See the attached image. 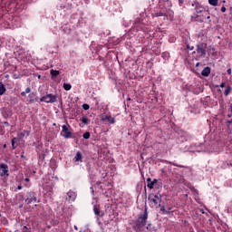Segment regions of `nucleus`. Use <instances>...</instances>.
Instances as JSON below:
<instances>
[{
    "instance_id": "f257e3e1",
    "label": "nucleus",
    "mask_w": 232,
    "mask_h": 232,
    "mask_svg": "<svg viewBox=\"0 0 232 232\" xmlns=\"http://www.w3.org/2000/svg\"><path fill=\"white\" fill-rule=\"evenodd\" d=\"M148 220V210L145 209L143 214H140V217L134 221V224L137 229H141L146 226V221Z\"/></svg>"
},
{
    "instance_id": "f03ea898",
    "label": "nucleus",
    "mask_w": 232,
    "mask_h": 232,
    "mask_svg": "<svg viewBox=\"0 0 232 232\" xmlns=\"http://www.w3.org/2000/svg\"><path fill=\"white\" fill-rule=\"evenodd\" d=\"M40 102H46L47 104H53V102H57V95L52 93L46 94L40 99Z\"/></svg>"
},
{
    "instance_id": "7ed1b4c3",
    "label": "nucleus",
    "mask_w": 232,
    "mask_h": 232,
    "mask_svg": "<svg viewBox=\"0 0 232 232\" xmlns=\"http://www.w3.org/2000/svg\"><path fill=\"white\" fill-rule=\"evenodd\" d=\"M0 171V177H2V179H8V177H10V173L8 172V165L1 163Z\"/></svg>"
},
{
    "instance_id": "20e7f679",
    "label": "nucleus",
    "mask_w": 232,
    "mask_h": 232,
    "mask_svg": "<svg viewBox=\"0 0 232 232\" xmlns=\"http://www.w3.org/2000/svg\"><path fill=\"white\" fill-rule=\"evenodd\" d=\"M149 200L151 202L154 206H158V204H160L162 202V198L155 194H150L149 195Z\"/></svg>"
},
{
    "instance_id": "39448f33",
    "label": "nucleus",
    "mask_w": 232,
    "mask_h": 232,
    "mask_svg": "<svg viewBox=\"0 0 232 232\" xmlns=\"http://www.w3.org/2000/svg\"><path fill=\"white\" fill-rule=\"evenodd\" d=\"M62 136L64 139H71L72 138V131L68 130V127L66 125L62 126Z\"/></svg>"
},
{
    "instance_id": "423d86ee",
    "label": "nucleus",
    "mask_w": 232,
    "mask_h": 232,
    "mask_svg": "<svg viewBox=\"0 0 232 232\" xmlns=\"http://www.w3.org/2000/svg\"><path fill=\"white\" fill-rule=\"evenodd\" d=\"M192 21H197L198 23H204L206 21V15L201 14H194L192 16Z\"/></svg>"
},
{
    "instance_id": "0eeeda50",
    "label": "nucleus",
    "mask_w": 232,
    "mask_h": 232,
    "mask_svg": "<svg viewBox=\"0 0 232 232\" xmlns=\"http://www.w3.org/2000/svg\"><path fill=\"white\" fill-rule=\"evenodd\" d=\"M197 53L199 55H206V47H204V44L197 45Z\"/></svg>"
},
{
    "instance_id": "6e6552de",
    "label": "nucleus",
    "mask_w": 232,
    "mask_h": 232,
    "mask_svg": "<svg viewBox=\"0 0 232 232\" xmlns=\"http://www.w3.org/2000/svg\"><path fill=\"white\" fill-rule=\"evenodd\" d=\"M68 198H69V202H75V199L77 198V193L70 190L67 193Z\"/></svg>"
},
{
    "instance_id": "1a4fd4ad",
    "label": "nucleus",
    "mask_w": 232,
    "mask_h": 232,
    "mask_svg": "<svg viewBox=\"0 0 232 232\" xmlns=\"http://www.w3.org/2000/svg\"><path fill=\"white\" fill-rule=\"evenodd\" d=\"M30 198L25 199L26 204H32V202H37V198L34 195V192L29 194Z\"/></svg>"
},
{
    "instance_id": "9d476101",
    "label": "nucleus",
    "mask_w": 232,
    "mask_h": 232,
    "mask_svg": "<svg viewBox=\"0 0 232 232\" xmlns=\"http://www.w3.org/2000/svg\"><path fill=\"white\" fill-rule=\"evenodd\" d=\"M209 73H211V68L209 67H205L202 72H201V75L203 77H209Z\"/></svg>"
},
{
    "instance_id": "9b49d317",
    "label": "nucleus",
    "mask_w": 232,
    "mask_h": 232,
    "mask_svg": "<svg viewBox=\"0 0 232 232\" xmlns=\"http://www.w3.org/2000/svg\"><path fill=\"white\" fill-rule=\"evenodd\" d=\"M102 121H108V122H110V124H115V118H113L110 115L103 116L102 118Z\"/></svg>"
},
{
    "instance_id": "f8f14e48",
    "label": "nucleus",
    "mask_w": 232,
    "mask_h": 232,
    "mask_svg": "<svg viewBox=\"0 0 232 232\" xmlns=\"http://www.w3.org/2000/svg\"><path fill=\"white\" fill-rule=\"evenodd\" d=\"M196 14H202V15H208V11L204 7L196 6Z\"/></svg>"
},
{
    "instance_id": "ddd939ff",
    "label": "nucleus",
    "mask_w": 232,
    "mask_h": 232,
    "mask_svg": "<svg viewBox=\"0 0 232 232\" xmlns=\"http://www.w3.org/2000/svg\"><path fill=\"white\" fill-rule=\"evenodd\" d=\"M147 182H149L147 184V187L150 188V189H153V186H155V183H157V179H153V181H151V178H148L147 179Z\"/></svg>"
},
{
    "instance_id": "4468645a",
    "label": "nucleus",
    "mask_w": 232,
    "mask_h": 232,
    "mask_svg": "<svg viewBox=\"0 0 232 232\" xmlns=\"http://www.w3.org/2000/svg\"><path fill=\"white\" fill-rule=\"evenodd\" d=\"M59 73H61V72L57 70L51 69V71H50L52 79H55V77H57V75H59Z\"/></svg>"
},
{
    "instance_id": "2eb2a0df",
    "label": "nucleus",
    "mask_w": 232,
    "mask_h": 232,
    "mask_svg": "<svg viewBox=\"0 0 232 232\" xmlns=\"http://www.w3.org/2000/svg\"><path fill=\"white\" fill-rule=\"evenodd\" d=\"M93 212L94 215H97V217L101 216V208H99V205L93 206Z\"/></svg>"
},
{
    "instance_id": "dca6fc26",
    "label": "nucleus",
    "mask_w": 232,
    "mask_h": 232,
    "mask_svg": "<svg viewBox=\"0 0 232 232\" xmlns=\"http://www.w3.org/2000/svg\"><path fill=\"white\" fill-rule=\"evenodd\" d=\"M81 122L82 123V128H83L84 126H86V124H88L89 122V120L86 116H82L81 119H80Z\"/></svg>"
},
{
    "instance_id": "f3484780",
    "label": "nucleus",
    "mask_w": 232,
    "mask_h": 232,
    "mask_svg": "<svg viewBox=\"0 0 232 232\" xmlns=\"http://www.w3.org/2000/svg\"><path fill=\"white\" fill-rule=\"evenodd\" d=\"M81 160H82V154H81V152H77L74 157V161L80 162Z\"/></svg>"
},
{
    "instance_id": "a211bd4d",
    "label": "nucleus",
    "mask_w": 232,
    "mask_h": 232,
    "mask_svg": "<svg viewBox=\"0 0 232 232\" xmlns=\"http://www.w3.org/2000/svg\"><path fill=\"white\" fill-rule=\"evenodd\" d=\"M6 92V88H5V84L3 82H0V95H5Z\"/></svg>"
},
{
    "instance_id": "6ab92c4d",
    "label": "nucleus",
    "mask_w": 232,
    "mask_h": 232,
    "mask_svg": "<svg viewBox=\"0 0 232 232\" xmlns=\"http://www.w3.org/2000/svg\"><path fill=\"white\" fill-rule=\"evenodd\" d=\"M25 135L28 137V135H30V131H28V130H24V131H22V132H20V133L18 134V137H19L20 139H24Z\"/></svg>"
},
{
    "instance_id": "aec40b11",
    "label": "nucleus",
    "mask_w": 232,
    "mask_h": 232,
    "mask_svg": "<svg viewBox=\"0 0 232 232\" xmlns=\"http://www.w3.org/2000/svg\"><path fill=\"white\" fill-rule=\"evenodd\" d=\"M63 89L66 92H70V90H72V84H70V83H63Z\"/></svg>"
},
{
    "instance_id": "412c9836",
    "label": "nucleus",
    "mask_w": 232,
    "mask_h": 232,
    "mask_svg": "<svg viewBox=\"0 0 232 232\" xmlns=\"http://www.w3.org/2000/svg\"><path fill=\"white\" fill-rule=\"evenodd\" d=\"M208 4L211 5V6H217L218 5V0H208Z\"/></svg>"
},
{
    "instance_id": "4be33fe9",
    "label": "nucleus",
    "mask_w": 232,
    "mask_h": 232,
    "mask_svg": "<svg viewBox=\"0 0 232 232\" xmlns=\"http://www.w3.org/2000/svg\"><path fill=\"white\" fill-rule=\"evenodd\" d=\"M30 102H34L35 101V94L34 92L28 95Z\"/></svg>"
},
{
    "instance_id": "5701e85b",
    "label": "nucleus",
    "mask_w": 232,
    "mask_h": 232,
    "mask_svg": "<svg viewBox=\"0 0 232 232\" xmlns=\"http://www.w3.org/2000/svg\"><path fill=\"white\" fill-rule=\"evenodd\" d=\"M231 93V86H227L224 92V95L227 96Z\"/></svg>"
},
{
    "instance_id": "b1692460",
    "label": "nucleus",
    "mask_w": 232,
    "mask_h": 232,
    "mask_svg": "<svg viewBox=\"0 0 232 232\" xmlns=\"http://www.w3.org/2000/svg\"><path fill=\"white\" fill-rule=\"evenodd\" d=\"M15 142H17V138H14L12 140V149L15 150V148H17V145H15Z\"/></svg>"
},
{
    "instance_id": "393cba45",
    "label": "nucleus",
    "mask_w": 232,
    "mask_h": 232,
    "mask_svg": "<svg viewBox=\"0 0 232 232\" xmlns=\"http://www.w3.org/2000/svg\"><path fill=\"white\" fill-rule=\"evenodd\" d=\"M153 17H164V13L160 12L153 14Z\"/></svg>"
},
{
    "instance_id": "a878e982",
    "label": "nucleus",
    "mask_w": 232,
    "mask_h": 232,
    "mask_svg": "<svg viewBox=\"0 0 232 232\" xmlns=\"http://www.w3.org/2000/svg\"><path fill=\"white\" fill-rule=\"evenodd\" d=\"M206 19L208 20L207 23L209 24H211V16H209V13L206 15Z\"/></svg>"
},
{
    "instance_id": "bb28decb",
    "label": "nucleus",
    "mask_w": 232,
    "mask_h": 232,
    "mask_svg": "<svg viewBox=\"0 0 232 232\" xmlns=\"http://www.w3.org/2000/svg\"><path fill=\"white\" fill-rule=\"evenodd\" d=\"M82 108H83V110H90V105L84 103V104L82 105Z\"/></svg>"
},
{
    "instance_id": "cd10ccee",
    "label": "nucleus",
    "mask_w": 232,
    "mask_h": 232,
    "mask_svg": "<svg viewBox=\"0 0 232 232\" xmlns=\"http://www.w3.org/2000/svg\"><path fill=\"white\" fill-rule=\"evenodd\" d=\"M83 139H90V132H85L83 134Z\"/></svg>"
},
{
    "instance_id": "c85d7f7f",
    "label": "nucleus",
    "mask_w": 232,
    "mask_h": 232,
    "mask_svg": "<svg viewBox=\"0 0 232 232\" xmlns=\"http://www.w3.org/2000/svg\"><path fill=\"white\" fill-rule=\"evenodd\" d=\"M160 211H162L163 213H167V214L169 213V211L166 210V208L164 207L160 208Z\"/></svg>"
},
{
    "instance_id": "c756f323",
    "label": "nucleus",
    "mask_w": 232,
    "mask_h": 232,
    "mask_svg": "<svg viewBox=\"0 0 232 232\" xmlns=\"http://www.w3.org/2000/svg\"><path fill=\"white\" fill-rule=\"evenodd\" d=\"M32 92V89H30V87H27L25 89V93H30Z\"/></svg>"
},
{
    "instance_id": "7c9ffc66",
    "label": "nucleus",
    "mask_w": 232,
    "mask_h": 232,
    "mask_svg": "<svg viewBox=\"0 0 232 232\" xmlns=\"http://www.w3.org/2000/svg\"><path fill=\"white\" fill-rule=\"evenodd\" d=\"M166 4H167L169 6H171V1L167 0V1H166Z\"/></svg>"
},
{
    "instance_id": "2f4dec72",
    "label": "nucleus",
    "mask_w": 232,
    "mask_h": 232,
    "mask_svg": "<svg viewBox=\"0 0 232 232\" xmlns=\"http://www.w3.org/2000/svg\"><path fill=\"white\" fill-rule=\"evenodd\" d=\"M21 96L22 97H26V92H21Z\"/></svg>"
},
{
    "instance_id": "473e14b6",
    "label": "nucleus",
    "mask_w": 232,
    "mask_h": 232,
    "mask_svg": "<svg viewBox=\"0 0 232 232\" xmlns=\"http://www.w3.org/2000/svg\"><path fill=\"white\" fill-rule=\"evenodd\" d=\"M221 12H222L223 14L226 12V7H225V6L221 7Z\"/></svg>"
},
{
    "instance_id": "72a5a7b5",
    "label": "nucleus",
    "mask_w": 232,
    "mask_h": 232,
    "mask_svg": "<svg viewBox=\"0 0 232 232\" xmlns=\"http://www.w3.org/2000/svg\"><path fill=\"white\" fill-rule=\"evenodd\" d=\"M195 47L188 45V50H194Z\"/></svg>"
},
{
    "instance_id": "f704fd0d",
    "label": "nucleus",
    "mask_w": 232,
    "mask_h": 232,
    "mask_svg": "<svg viewBox=\"0 0 232 232\" xmlns=\"http://www.w3.org/2000/svg\"><path fill=\"white\" fill-rule=\"evenodd\" d=\"M219 86H220V88H224L226 86V83L222 82Z\"/></svg>"
},
{
    "instance_id": "c9c22d12",
    "label": "nucleus",
    "mask_w": 232,
    "mask_h": 232,
    "mask_svg": "<svg viewBox=\"0 0 232 232\" xmlns=\"http://www.w3.org/2000/svg\"><path fill=\"white\" fill-rule=\"evenodd\" d=\"M227 73H228V75H231V69H227Z\"/></svg>"
},
{
    "instance_id": "e433bc0d",
    "label": "nucleus",
    "mask_w": 232,
    "mask_h": 232,
    "mask_svg": "<svg viewBox=\"0 0 232 232\" xmlns=\"http://www.w3.org/2000/svg\"><path fill=\"white\" fill-rule=\"evenodd\" d=\"M4 124H5V126H10V123H8V121L4 122Z\"/></svg>"
},
{
    "instance_id": "4c0bfd02",
    "label": "nucleus",
    "mask_w": 232,
    "mask_h": 232,
    "mask_svg": "<svg viewBox=\"0 0 232 232\" xmlns=\"http://www.w3.org/2000/svg\"><path fill=\"white\" fill-rule=\"evenodd\" d=\"M24 180H25V182H30V179H28V178H25Z\"/></svg>"
},
{
    "instance_id": "58836bf2",
    "label": "nucleus",
    "mask_w": 232,
    "mask_h": 232,
    "mask_svg": "<svg viewBox=\"0 0 232 232\" xmlns=\"http://www.w3.org/2000/svg\"><path fill=\"white\" fill-rule=\"evenodd\" d=\"M17 189H23V187H22L21 185H19V186L17 187Z\"/></svg>"
},
{
    "instance_id": "ea45409f",
    "label": "nucleus",
    "mask_w": 232,
    "mask_h": 232,
    "mask_svg": "<svg viewBox=\"0 0 232 232\" xmlns=\"http://www.w3.org/2000/svg\"><path fill=\"white\" fill-rule=\"evenodd\" d=\"M228 124H232V119L228 121Z\"/></svg>"
},
{
    "instance_id": "a19ab883",
    "label": "nucleus",
    "mask_w": 232,
    "mask_h": 232,
    "mask_svg": "<svg viewBox=\"0 0 232 232\" xmlns=\"http://www.w3.org/2000/svg\"><path fill=\"white\" fill-rule=\"evenodd\" d=\"M199 64H200V63H196V66L198 67V66H199Z\"/></svg>"
},
{
    "instance_id": "79ce46f5",
    "label": "nucleus",
    "mask_w": 232,
    "mask_h": 232,
    "mask_svg": "<svg viewBox=\"0 0 232 232\" xmlns=\"http://www.w3.org/2000/svg\"><path fill=\"white\" fill-rule=\"evenodd\" d=\"M179 3H181V4L184 3V0H179Z\"/></svg>"
},
{
    "instance_id": "37998d69",
    "label": "nucleus",
    "mask_w": 232,
    "mask_h": 232,
    "mask_svg": "<svg viewBox=\"0 0 232 232\" xmlns=\"http://www.w3.org/2000/svg\"><path fill=\"white\" fill-rule=\"evenodd\" d=\"M150 226H151V225H150V224H149V225H148V227H147V229H150Z\"/></svg>"
},
{
    "instance_id": "c03bdc74",
    "label": "nucleus",
    "mask_w": 232,
    "mask_h": 232,
    "mask_svg": "<svg viewBox=\"0 0 232 232\" xmlns=\"http://www.w3.org/2000/svg\"><path fill=\"white\" fill-rule=\"evenodd\" d=\"M38 79H41V75L38 76Z\"/></svg>"
},
{
    "instance_id": "a18cd8bd",
    "label": "nucleus",
    "mask_w": 232,
    "mask_h": 232,
    "mask_svg": "<svg viewBox=\"0 0 232 232\" xmlns=\"http://www.w3.org/2000/svg\"><path fill=\"white\" fill-rule=\"evenodd\" d=\"M179 168H183L182 166H179Z\"/></svg>"
}]
</instances>
